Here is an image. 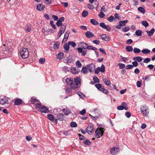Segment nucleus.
Listing matches in <instances>:
<instances>
[{
  "label": "nucleus",
  "mask_w": 155,
  "mask_h": 155,
  "mask_svg": "<svg viewBox=\"0 0 155 155\" xmlns=\"http://www.w3.org/2000/svg\"><path fill=\"white\" fill-rule=\"evenodd\" d=\"M74 81L72 78H67L66 79L65 82L67 84L69 85L71 87H66L65 91L67 93H70L71 89H75L78 87V78H74Z\"/></svg>",
  "instance_id": "1"
},
{
  "label": "nucleus",
  "mask_w": 155,
  "mask_h": 155,
  "mask_svg": "<svg viewBox=\"0 0 155 155\" xmlns=\"http://www.w3.org/2000/svg\"><path fill=\"white\" fill-rule=\"evenodd\" d=\"M20 54L23 58H26L29 56V52L28 50L25 48H23L20 51Z\"/></svg>",
  "instance_id": "2"
},
{
  "label": "nucleus",
  "mask_w": 155,
  "mask_h": 155,
  "mask_svg": "<svg viewBox=\"0 0 155 155\" xmlns=\"http://www.w3.org/2000/svg\"><path fill=\"white\" fill-rule=\"evenodd\" d=\"M140 110L141 112L145 116H147L149 115V108L147 106H141Z\"/></svg>",
  "instance_id": "3"
},
{
  "label": "nucleus",
  "mask_w": 155,
  "mask_h": 155,
  "mask_svg": "<svg viewBox=\"0 0 155 155\" xmlns=\"http://www.w3.org/2000/svg\"><path fill=\"white\" fill-rule=\"evenodd\" d=\"M104 128H98L95 132V136L97 138H100V135L102 136L104 133Z\"/></svg>",
  "instance_id": "4"
},
{
  "label": "nucleus",
  "mask_w": 155,
  "mask_h": 155,
  "mask_svg": "<svg viewBox=\"0 0 155 155\" xmlns=\"http://www.w3.org/2000/svg\"><path fill=\"white\" fill-rule=\"evenodd\" d=\"M94 126L92 124H89L87 129L86 132L89 134H91L94 132Z\"/></svg>",
  "instance_id": "5"
},
{
  "label": "nucleus",
  "mask_w": 155,
  "mask_h": 155,
  "mask_svg": "<svg viewBox=\"0 0 155 155\" xmlns=\"http://www.w3.org/2000/svg\"><path fill=\"white\" fill-rule=\"evenodd\" d=\"M127 106V104L126 102H123L121 105L118 106L117 107V109L119 110H122L124 109L127 110L128 109V108Z\"/></svg>",
  "instance_id": "6"
},
{
  "label": "nucleus",
  "mask_w": 155,
  "mask_h": 155,
  "mask_svg": "<svg viewBox=\"0 0 155 155\" xmlns=\"http://www.w3.org/2000/svg\"><path fill=\"white\" fill-rule=\"evenodd\" d=\"M57 119H55V122L57 123V120H58L60 121H63L64 120L65 117L63 114H59L57 115Z\"/></svg>",
  "instance_id": "7"
},
{
  "label": "nucleus",
  "mask_w": 155,
  "mask_h": 155,
  "mask_svg": "<svg viewBox=\"0 0 155 155\" xmlns=\"http://www.w3.org/2000/svg\"><path fill=\"white\" fill-rule=\"evenodd\" d=\"M100 26L102 28L105 29L108 31H110V27L108 25H106L104 23L101 22L100 24Z\"/></svg>",
  "instance_id": "8"
},
{
  "label": "nucleus",
  "mask_w": 155,
  "mask_h": 155,
  "mask_svg": "<svg viewBox=\"0 0 155 155\" xmlns=\"http://www.w3.org/2000/svg\"><path fill=\"white\" fill-rule=\"evenodd\" d=\"M119 149L117 147H114L111 148L110 151V154L113 155L117 154L119 152Z\"/></svg>",
  "instance_id": "9"
},
{
  "label": "nucleus",
  "mask_w": 155,
  "mask_h": 155,
  "mask_svg": "<svg viewBox=\"0 0 155 155\" xmlns=\"http://www.w3.org/2000/svg\"><path fill=\"white\" fill-rule=\"evenodd\" d=\"M87 69L90 72L94 71L95 68V65L92 63L87 65Z\"/></svg>",
  "instance_id": "10"
},
{
  "label": "nucleus",
  "mask_w": 155,
  "mask_h": 155,
  "mask_svg": "<svg viewBox=\"0 0 155 155\" xmlns=\"http://www.w3.org/2000/svg\"><path fill=\"white\" fill-rule=\"evenodd\" d=\"M86 51H87L85 49L81 47L78 48V52L81 54V56H84L86 54Z\"/></svg>",
  "instance_id": "11"
},
{
  "label": "nucleus",
  "mask_w": 155,
  "mask_h": 155,
  "mask_svg": "<svg viewBox=\"0 0 155 155\" xmlns=\"http://www.w3.org/2000/svg\"><path fill=\"white\" fill-rule=\"evenodd\" d=\"M8 101L5 97L0 99V104L2 105L8 104Z\"/></svg>",
  "instance_id": "12"
},
{
  "label": "nucleus",
  "mask_w": 155,
  "mask_h": 155,
  "mask_svg": "<svg viewBox=\"0 0 155 155\" xmlns=\"http://www.w3.org/2000/svg\"><path fill=\"white\" fill-rule=\"evenodd\" d=\"M101 39L105 41H110V38L106 34H103L100 36Z\"/></svg>",
  "instance_id": "13"
},
{
  "label": "nucleus",
  "mask_w": 155,
  "mask_h": 155,
  "mask_svg": "<svg viewBox=\"0 0 155 155\" xmlns=\"http://www.w3.org/2000/svg\"><path fill=\"white\" fill-rule=\"evenodd\" d=\"M45 8V6L42 4H39L37 5L36 9L38 10L41 11Z\"/></svg>",
  "instance_id": "14"
},
{
  "label": "nucleus",
  "mask_w": 155,
  "mask_h": 155,
  "mask_svg": "<svg viewBox=\"0 0 155 155\" xmlns=\"http://www.w3.org/2000/svg\"><path fill=\"white\" fill-rule=\"evenodd\" d=\"M79 46L81 47L83 49H87V47L88 45V44L84 42H81L79 44Z\"/></svg>",
  "instance_id": "15"
},
{
  "label": "nucleus",
  "mask_w": 155,
  "mask_h": 155,
  "mask_svg": "<svg viewBox=\"0 0 155 155\" xmlns=\"http://www.w3.org/2000/svg\"><path fill=\"white\" fill-rule=\"evenodd\" d=\"M85 35L87 38H91L94 36V34L91 31H87L85 33Z\"/></svg>",
  "instance_id": "16"
},
{
  "label": "nucleus",
  "mask_w": 155,
  "mask_h": 155,
  "mask_svg": "<svg viewBox=\"0 0 155 155\" xmlns=\"http://www.w3.org/2000/svg\"><path fill=\"white\" fill-rule=\"evenodd\" d=\"M22 101L21 99L18 98L15 101V105H18L21 104H22Z\"/></svg>",
  "instance_id": "17"
},
{
  "label": "nucleus",
  "mask_w": 155,
  "mask_h": 155,
  "mask_svg": "<svg viewBox=\"0 0 155 155\" xmlns=\"http://www.w3.org/2000/svg\"><path fill=\"white\" fill-rule=\"evenodd\" d=\"M41 112L43 113H47L49 112V110L47 107L45 106H43L40 110Z\"/></svg>",
  "instance_id": "18"
},
{
  "label": "nucleus",
  "mask_w": 155,
  "mask_h": 155,
  "mask_svg": "<svg viewBox=\"0 0 155 155\" xmlns=\"http://www.w3.org/2000/svg\"><path fill=\"white\" fill-rule=\"evenodd\" d=\"M103 82L107 86H109L111 84L110 81L109 80H108L106 78L103 79Z\"/></svg>",
  "instance_id": "19"
},
{
  "label": "nucleus",
  "mask_w": 155,
  "mask_h": 155,
  "mask_svg": "<svg viewBox=\"0 0 155 155\" xmlns=\"http://www.w3.org/2000/svg\"><path fill=\"white\" fill-rule=\"evenodd\" d=\"M155 31L154 29V28H152L150 31H147V32L148 35L150 37L153 35L155 32Z\"/></svg>",
  "instance_id": "20"
},
{
  "label": "nucleus",
  "mask_w": 155,
  "mask_h": 155,
  "mask_svg": "<svg viewBox=\"0 0 155 155\" xmlns=\"http://www.w3.org/2000/svg\"><path fill=\"white\" fill-rule=\"evenodd\" d=\"M72 61V57L71 56H70L66 58V59H65L64 62L67 63H71Z\"/></svg>",
  "instance_id": "21"
},
{
  "label": "nucleus",
  "mask_w": 155,
  "mask_h": 155,
  "mask_svg": "<svg viewBox=\"0 0 155 155\" xmlns=\"http://www.w3.org/2000/svg\"><path fill=\"white\" fill-rule=\"evenodd\" d=\"M64 54L63 53L60 52L58 54L56 55V57L58 59L60 60L63 58Z\"/></svg>",
  "instance_id": "22"
},
{
  "label": "nucleus",
  "mask_w": 155,
  "mask_h": 155,
  "mask_svg": "<svg viewBox=\"0 0 155 155\" xmlns=\"http://www.w3.org/2000/svg\"><path fill=\"white\" fill-rule=\"evenodd\" d=\"M63 112L66 115H68L71 112V110L69 109H63Z\"/></svg>",
  "instance_id": "23"
},
{
  "label": "nucleus",
  "mask_w": 155,
  "mask_h": 155,
  "mask_svg": "<svg viewBox=\"0 0 155 155\" xmlns=\"http://www.w3.org/2000/svg\"><path fill=\"white\" fill-rule=\"evenodd\" d=\"M59 45L60 43L58 41H56L55 42H54V43L53 45V48L54 49H57L59 48Z\"/></svg>",
  "instance_id": "24"
},
{
  "label": "nucleus",
  "mask_w": 155,
  "mask_h": 155,
  "mask_svg": "<svg viewBox=\"0 0 155 155\" xmlns=\"http://www.w3.org/2000/svg\"><path fill=\"white\" fill-rule=\"evenodd\" d=\"M70 33V31H67L64 35V38L63 40L66 41L68 38L69 34Z\"/></svg>",
  "instance_id": "25"
},
{
  "label": "nucleus",
  "mask_w": 155,
  "mask_h": 155,
  "mask_svg": "<svg viewBox=\"0 0 155 155\" xmlns=\"http://www.w3.org/2000/svg\"><path fill=\"white\" fill-rule=\"evenodd\" d=\"M133 59L134 61H137L139 62H140L142 60V58L140 56H137L134 57Z\"/></svg>",
  "instance_id": "26"
},
{
  "label": "nucleus",
  "mask_w": 155,
  "mask_h": 155,
  "mask_svg": "<svg viewBox=\"0 0 155 155\" xmlns=\"http://www.w3.org/2000/svg\"><path fill=\"white\" fill-rule=\"evenodd\" d=\"M48 119L51 121H53L54 120V117L53 115L52 114H48Z\"/></svg>",
  "instance_id": "27"
},
{
  "label": "nucleus",
  "mask_w": 155,
  "mask_h": 155,
  "mask_svg": "<svg viewBox=\"0 0 155 155\" xmlns=\"http://www.w3.org/2000/svg\"><path fill=\"white\" fill-rule=\"evenodd\" d=\"M70 70H71V72L73 74L78 73V70L76 67H72Z\"/></svg>",
  "instance_id": "28"
},
{
  "label": "nucleus",
  "mask_w": 155,
  "mask_h": 155,
  "mask_svg": "<svg viewBox=\"0 0 155 155\" xmlns=\"http://www.w3.org/2000/svg\"><path fill=\"white\" fill-rule=\"evenodd\" d=\"M87 68L86 67H83L82 68L81 72V73L84 74H86L87 72Z\"/></svg>",
  "instance_id": "29"
},
{
  "label": "nucleus",
  "mask_w": 155,
  "mask_h": 155,
  "mask_svg": "<svg viewBox=\"0 0 155 155\" xmlns=\"http://www.w3.org/2000/svg\"><path fill=\"white\" fill-rule=\"evenodd\" d=\"M126 51L128 52H131L133 50V47L130 46H128L126 48Z\"/></svg>",
  "instance_id": "30"
},
{
  "label": "nucleus",
  "mask_w": 155,
  "mask_h": 155,
  "mask_svg": "<svg viewBox=\"0 0 155 155\" xmlns=\"http://www.w3.org/2000/svg\"><path fill=\"white\" fill-rule=\"evenodd\" d=\"M90 22L94 25H97L99 24V23L94 19H91Z\"/></svg>",
  "instance_id": "31"
},
{
  "label": "nucleus",
  "mask_w": 155,
  "mask_h": 155,
  "mask_svg": "<svg viewBox=\"0 0 155 155\" xmlns=\"http://www.w3.org/2000/svg\"><path fill=\"white\" fill-rule=\"evenodd\" d=\"M83 142L85 145H89L91 144V142L90 140L86 139L84 140Z\"/></svg>",
  "instance_id": "32"
},
{
  "label": "nucleus",
  "mask_w": 155,
  "mask_h": 155,
  "mask_svg": "<svg viewBox=\"0 0 155 155\" xmlns=\"http://www.w3.org/2000/svg\"><path fill=\"white\" fill-rule=\"evenodd\" d=\"M128 22V21L127 20H125L124 21H119V23H120L121 26H124Z\"/></svg>",
  "instance_id": "33"
},
{
  "label": "nucleus",
  "mask_w": 155,
  "mask_h": 155,
  "mask_svg": "<svg viewBox=\"0 0 155 155\" xmlns=\"http://www.w3.org/2000/svg\"><path fill=\"white\" fill-rule=\"evenodd\" d=\"M135 54H138L141 51L140 49L137 48H134L133 50Z\"/></svg>",
  "instance_id": "34"
},
{
  "label": "nucleus",
  "mask_w": 155,
  "mask_h": 155,
  "mask_svg": "<svg viewBox=\"0 0 155 155\" xmlns=\"http://www.w3.org/2000/svg\"><path fill=\"white\" fill-rule=\"evenodd\" d=\"M100 70V71L103 72L105 71V66L103 64H102L101 67H98Z\"/></svg>",
  "instance_id": "35"
},
{
  "label": "nucleus",
  "mask_w": 155,
  "mask_h": 155,
  "mask_svg": "<svg viewBox=\"0 0 155 155\" xmlns=\"http://www.w3.org/2000/svg\"><path fill=\"white\" fill-rule=\"evenodd\" d=\"M142 52L144 54H148L150 53V51L147 49H144L142 51Z\"/></svg>",
  "instance_id": "36"
},
{
  "label": "nucleus",
  "mask_w": 155,
  "mask_h": 155,
  "mask_svg": "<svg viewBox=\"0 0 155 155\" xmlns=\"http://www.w3.org/2000/svg\"><path fill=\"white\" fill-rule=\"evenodd\" d=\"M71 69L70 68L64 66L63 67L62 70L65 72H67L68 71H69Z\"/></svg>",
  "instance_id": "37"
},
{
  "label": "nucleus",
  "mask_w": 155,
  "mask_h": 155,
  "mask_svg": "<svg viewBox=\"0 0 155 155\" xmlns=\"http://www.w3.org/2000/svg\"><path fill=\"white\" fill-rule=\"evenodd\" d=\"M138 10L140 12L144 14L145 12V10L143 8L141 7H138Z\"/></svg>",
  "instance_id": "38"
},
{
  "label": "nucleus",
  "mask_w": 155,
  "mask_h": 155,
  "mask_svg": "<svg viewBox=\"0 0 155 155\" xmlns=\"http://www.w3.org/2000/svg\"><path fill=\"white\" fill-rule=\"evenodd\" d=\"M78 95L83 99H84L85 98V96L80 92L78 93Z\"/></svg>",
  "instance_id": "39"
},
{
  "label": "nucleus",
  "mask_w": 155,
  "mask_h": 155,
  "mask_svg": "<svg viewBox=\"0 0 155 155\" xmlns=\"http://www.w3.org/2000/svg\"><path fill=\"white\" fill-rule=\"evenodd\" d=\"M142 24L145 27H147L149 26V24L146 21H143L142 22Z\"/></svg>",
  "instance_id": "40"
},
{
  "label": "nucleus",
  "mask_w": 155,
  "mask_h": 155,
  "mask_svg": "<svg viewBox=\"0 0 155 155\" xmlns=\"http://www.w3.org/2000/svg\"><path fill=\"white\" fill-rule=\"evenodd\" d=\"M142 31L140 30H138L135 32V34L137 36H141L142 35Z\"/></svg>",
  "instance_id": "41"
},
{
  "label": "nucleus",
  "mask_w": 155,
  "mask_h": 155,
  "mask_svg": "<svg viewBox=\"0 0 155 155\" xmlns=\"http://www.w3.org/2000/svg\"><path fill=\"white\" fill-rule=\"evenodd\" d=\"M100 91H102L105 94H107L109 92L108 90H107V89L104 88L103 87H102Z\"/></svg>",
  "instance_id": "42"
},
{
  "label": "nucleus",
  "mask_w": 155,
  "mask_h": 155,
  "mask_svg": "<svg viewBox=\"0 0 155 155\" xmlns=\"http://www.w3.org/2000/svg\"><path fill=\"white\" fill-rule=\"evenodd\" d=\"M100 91H102L105 94H107L109 92L108 90H107V89L104 88L103 87H102Z\"/></svg>",
  "instance_id": "43"
},
{
  "label": "nucleus",
  "mask_w": 155,
  "mask_h": 155,
  "mask_svg": "<svg viewBox=\"0 0 155 155\" xmlns=\"http://www.w3.org/2000/svg\"><path fill=\"white\" fill-rule=\"evenodd\" d=\"M56 24L58 27H61V26L63 25L62 22H61V21H60V20H58L56 22Z\"/></svg>",
  "instance_id": "44"
},
{
  "label": "nucleus",
  "mask_w": 155,
  "mask_h": 155,
  "mask_svg": "<svg viewBox=\"0 0 155 155\" xmlns=\"http://www.w3.org/2000/svg\"><path fill=\"white\" fill-rule=\"evenodd\" d=\"M64 49L67 51H68L69 50V44H66L64 45Z\"/></svg>",
  "instance_id": "45"
},
{
  "label": "nucleus",
  "mask_w": 155,
  "mask_h": 155,
  "mask_svg": "<svg viewBox=\"0 0 155 155\" xmlns=\"http://www.w3.org/2000/svg\"><path fill=\"white\" fill-rule=\"evenodd\" d=\"M96 87L99 90H100L102 88V85L100 84H97L95 85Z\"/></svg>",
  "instance_id": "46"
},
{
  "label": "nucleus",
  "mask_w": 155,
  "mask_h": 155,
  "mask_svg": "<svg viewBox=\"0 0 155 155\" xmlns=\"http://www.w3.org/2000/svg\"><path fill=\"white\" fill-rule=\"evenodd\" d=\"M88 14V12L86 10L84 11L82 13V16L83 17H86Z\"/></svg>",
  "instance_id": "47"
},
{
  "label": "nucleus",
  "mask_w": 155,
  "mask_h": 155,
  "mask_svg": "<svg viewBox=\"0 0 155 155\" xmlns=\"http://www.w3.org/2000/svg\"><path fill=\"white\" fill-rule=\"evenodd\" d=\"M78 136H79V139L80 140H84L86 138L80 134H78Z\"/></svg>",
  "instance_id": "48"
},
{
  "label": "nucleus",
  "mask_w": 155,
  "mask_h": 155,
  "mask_svg": "<svg viewBox=\"0 0 155 155\" xmlns=\"http://www.w3.org/2000/svg\"><path fill=\"white\" fill-rule=\"evenodd\" d=\"M35 107L37 109L40 110L42 108L41 105L40 104L37 103L36 104Z\"/></svg>",
  "instance_id": "49"
},
{
  "label": "nucleus",
  "mask_w": 155,
  "mask_h": 155,
  "mask_svg": "<svg viewBox=\"0 0 155 155\" xmlns=\"http://www.w3.org/2000/svg\"><path fill=\"white\" fill-rule=\"evenodd\" d=\"M61 27L60 30L63 31H65L66 28V25L64 24L63 25L61 26Z\"/></svg>",
  "instance_id": "50"
},
{
  "label": "nucleus",
  "mask_w": 155,
  "mask_h": 155,
  "mask_svg": "<svg viewBox=\"0 0 155 155\" xmlns=\"http://www.w3.org/2000/svg\"><path fill=\"white\" fill-rule=\"evenodd\" d=\"M68 43L69 45H71L73 47L76 46V44L73 41H69Z\"/></svg>",
  "instance_id": "51"
},
{
  "label": "nucleus",
  "mask_w": 155,
  "mask_h": 155,
  "mask_svg": "<svg viewBox=\"0 0 155 155\" xmlns=\"http://www.w3.org/2000/svg\"><path fill=\"white\" fill-rule=\"evenodd\" d=\"M70 126L72 127H77V123L74 122H71L70 124Z\"/></svg>",
  "instance_id": "52"
},
{
  "label": "nucleus",
  "mask_w": 155,
  "mask_h": 155,
  "mask_svg": "<svg viewBox=\"0 0 155 155\" xmlns=\"http://www.w3.org/2000/svg\"><path fill=\"white\" fill-rule=\"evenodd\" d=\"M114 19V17L113 16L111 15L107 18V19L109 22H111L113 21Z\"/></svg>",
  "instance_id": "53"
},
{
  "label": "nucleus",
  "mask_w": 155,
  "mask_h": 155,
  "mask_svg": "<svg viewBox=\"0 0 155 155\" xmlns=\"http://www.w3.org/2000/svg\"><path fill=\"white\" fill-rule=\"evenodd\" d=\"M130 30V28L128 26H126L125 28H122V30L124 32H127L129 31Z\"/></svg>",
  "instance_id": "54"
},
{
  "label": "nucleus",
  "mask_w": 155,
  "mask_h": 155,
  "mask_svg": "<svg viewBox=\"0 0 155 155\" xmlns=\"http://www.w3.org/2000/svg\"><path fill=\"white\" fill-rule=\"evenodd\" d=\"M93 80L95 83L99 82V80L96 76H95L94 77Z\"/></svg>",
  "instance_id": "55"
},
{
  "label": "nucleus",
  "mask_w": 155,
  "mask_h": 155,
  "mask_svg": "<svg viewBox=\"0 0 155 155\" xmlns=\"http://www.w3.org/2000/svg\"><path fill=\"white\" fill-rule=\"evenodd\" d=\"M86 113V110L85 109H83L79 112V113L81 115H84Z\"/></svg>",
  "instance_id": "56"
},
{
  "label": "nucleus",
  "mask_w": 155,
  "mask_h": 155,
  "mask_svg": "<svg viewBox=\"0 0 155 155\" xmlns=\"http://www.w3.org/2000/svg\"><path fill=\"white\" fill-rule=\"evenodd\" d=\"M105 14H104V13L102 12H101L98 15V16L101 18H103L104 16H105Z\"/></svg>",
  "instance_id": "57"
},
{
  "label": "nucleus",
  "mask_w": 155,
  "mask_h": 155,
  "mask_svg": "<svg viewBox=\"0 0 155 155\" xmlns=\"http://www.w3.org/2000/svg\"><path fill=\"white\" fill-rule=\"evenodd\" d=\"M118 64L119 65L120 69L124 68L125 67V65L122 63Z\"/></svg>",
  "instance_id": "58"
},
{
  "label": "nucleus",
  "mask_w": 155,
  "mask_h": 155,
  "mask_svg": "<svg viewBox=\"0 0 155 155\" xmlns=\"http://www.w3.org/2000/svg\"><path fill=\"white\" fill-rule=\"evenodd\" d=\"M150 61V59L148 58H145L143 61L144 63H147Z\"/></svg>",
  "instance_id": "59"
},
{
  "label": "nucleus",
  "mask_w": 155,
  "mask_h": 155,
  "mask_svg": "<svg viewBox=\"0 0 155 155\" xmlns=\"http://www.w3.org/2000/svg\"><path fill=\"white\" fill-rule=\"evenodd\" d=\"M31 25H29L28 27H27L26 29L27 32H30L31 30Z\"/></svg>",
  "instance_id": "60"
},
{
  "label": "nucleus",
  "mask_w": 155,
  "mask_h": 155,
  "mask_svg": "<svg viewBox=\"0 0 155 155\" xmlns=\"http://www.w3.org/2000/svg\"><path fill=\"white\" fill-rule=\"evenodd\" d=\"M134 67V65L131 64H129L127 65L126 66V68L128 70L131 68H132Z\"/></svg>",
  "instance_id": "61"
},
{
  "label": "nucleus",
  "mask_w": 155,
  "mask_h": 155,
  "mask_svg": "<svg viewBox=\"0 0 155 155\" xmlns=\"http://www.w3.org/2000/svg\"><path fill=\"white\" fill-rule=\"evenodd\" d=\"M45 1V3L47 5H50L51 4L52 1L51 0H44Z\"/></svg>",
  "instance_id": "62"
},
{
  "label": "nucleus",
  "mask_w": 155,
  "mask_h": 155,
  "mask_svg": "<svg viewBox=\"0 0 155 155\" xmlns=\"http://www.w3.org/2000/svg\"><path fill=\"white\" fill-rule=\"evenodd\" d=\"M45 61V59L44 58H41L39 60V62L41 64H43Z\"/></svg>",
  "instance_id": "63"
},
{
  "label": "nucleus",
  "mask_w": 155,
  "mask_h": 155,
  "mask_svg": "<svg viewBox=\"0 0 155 155\" xmlns=\"http://www.w3.org/2000/svg\"><path fill=\"white\" fill-rule=\"evenodd\" d=\"M94 43L96 44L97 45H99L100 44V41L98 40H94L93 41Z\"/></svg>",
  "instance_id": "64"
}]
</instances>
